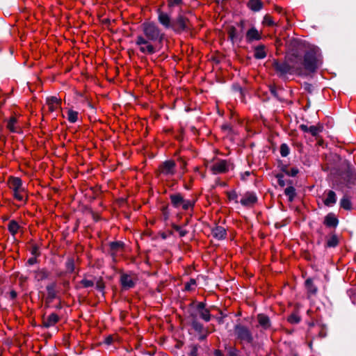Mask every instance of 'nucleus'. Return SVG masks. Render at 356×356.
<instances>
[{
	"label": "nucleus",
	"mask_w": 356,
	"mask_h": 356,
	"mask_svg": "<svg viewBox=\"0 0 356 356\" xmlns=\"http://www.w3.org/2000/svg\"><path fill=\"white\" fill-rule=\"evenodd\" d=\"M273 65L281 75L292 71L300 75H309L312 73V54L305 49L302 44L296 43L287 51L284 62L275 61Z\"/></svg>",
	"instance_id": "obj_1"
},
{
	"label": "nucleus",
	"mask_w": 356,
	"mask_h": 356,
	"mask_svg": "<svg viewBox=\"0 0 356 356\" xmlns=\"http://www.w3.org/2000/svg\"><path fill=\"white\" fill-rule=\"evenodd\" d=\"M143 35H138L135 43L140 51L146 55H152L159 51L164 39V33L154 23L146 22L142 25Z\"/></svg>",
	"instance_id": "obj_2"
},
{
	"label": "nucleus",
	"mask_w": 356,
	"mask_h": 356,
	"mask_svg": "<svg viewBox=\"0 0 356 356\" xmlns=\"http://www.w3.org/2000/svg\"><path fill=\"white\" fill-rule=\"evenodd\" d=\"M353 172L354 169L350 163L347 160L343 159L332 172L335 176L334 182L339 186L343 185L350 188L353 185H355Z\"/></svg>",
	"instance_id": "obj_3"
},
{
	"label": "nucleus",
	"mask_w": 356,
	"mask_h": 356,
	"mask_svg": "<svg viewBox=\"0 0 356 356\" xmlns=\"http://www.w3.org/2000/svg\"><path fill=\"white\" fill-rule=\"evenodd\" d=\"M8 184L9 188L13 191V196L16 200L24 201L26 199V190L20 178L10 177L8 179Z\"/></svg>",
	"instance_id": "obj_4"
},
{
	"label": "nucleus",
	"mask_w": 356,
	"mask_h": 356,
	"mask_svg": "<svg viewBox=\"0 0 356 356\" xmlns=\"http://www.w3.org/2000/svg\"><path fill=\"white\" fill-rule=\"evenodd\" d=\"M341 157L334 153H330L325 155V163L321 165L322 170L324 171L331 170L332 173L335 170V167L339 165L342 161Z\"/></svg>",
	"instance_id": "obj_5"
},
{
	"label": "nucleus",
	"mask_w": 356,
	"mask_h": 356,
	"mask_svg": "<svg viewBox=\"0 0 356 356\" xmlns=\"http://www.w3.org/2000/svg\"><path fill=\"white\" fill-rule=\"evenodd\" d=\"M232 169H233L232 164L226 160H220L215 163L211 168V171L215 175L225 173Z\"/></svg>",
	"instance_id": "obj_6"
},
{
	"label": "nucleus",
	"mask_w": 356,
	"mask_h": 356,
	"mask_svg": "<svg viewBox=\"0 0 356 356\" xmlns=\"http://www.w3.org/2000/svg\"><path fill=\"white\" fill-rule=\"evenodd\" d=\"M176 164L172 160L163 162L159 167L160 174L165 176H172L176 172Z\"/></svg>",
	"instance_id": "obj_7"
},
{
	"label": "nucleus",
	"mask_w": 356,
	"mask_h": 356,
	"mask_svg": "<svg viewBox=\"0 0 356 356\" xmlns=\"http://www.w3.org/2000/svg\"><path fill=\"white\" fill-rule=\"evenodd\" d=\"M235 332L237 337L241 341L247 343H250L252 340L250 331L243 325H236Z\"/></svg>",
	"instance_id": "obj_8"
},
{
	"label": "nucleus",
	"mask_w": 356,
	"mask_h": 356,
	"mask_svg": "<svg viewBox=\"0 0 356 356\" xmlns=\"http://www.w3.org/2000/svg\"><path fill=\"white\" fill-rule=\"evenodd\" d=\"M257 200V197L254 193L247 192L241 197L240 202L244 207H252Z\"/></svg>",
	"instance_id": "obj_9"
},
{
	"label": "nucleus",
	"mask_w": 356,
	"mask_h": 356,
	"mask_svg": "<svg viewBox=\"0 0 356 356\" xmlns=\"http://www.w3.org/2000/svg\"><path fill=\"white\" fill-rule=\"evenodd\" d=\"M200 316L208 322L211 319L210 311L205 308V304L204 302H199L197 307Z\"/></svg>",
	"instance_id": "obj_10"
},
{
	"label": "nucleus",
	"mask_w": 356,
	"mask_h": 356,
	"mask_svg": "<svg viewBox=\"0 0 356 356\" xmlns=\"http://www.w3.org/2000/svg\"><path fill=\"white\" fill-rule=\"evenodd\" d=\"M120 282L122 287L125 289L132 288L135 284L134 277L127 274H124L121 276Z\"/></svg>",
	"instance_id": "obj_11"
},
{
	"label": "nucleus",
	"mask_w": 356,
	"mask_h": 356,
	"mask_svg": "<svg viewBox=\"0 0 356 356\" xmlns=\"http://www.w3.org/2000/svg\"><path fill=\"white\" fill-rule=\"evenodd\" d=\"M47 104L48 106L49 111L54 112L59 108L60 99H58L56 97H47Z\"/></svg>",
	"instance_id": "obj_12"
},
{
	"label": "nucleus",
	"mask_w": 356,
	"mask_h": 356,
	"mask_svg": "<svg viewBox=\"0 0 356 356\" xmlns=\"http://www.w3.org/2000/svg\"><path fill=\"white\" fill-rule=\"evenodd\" d=\"M246 39L248 42L259 40L261 39V33L254 27H252L247 31Z\"/></svg>",
	"instance_id": "obj_13"
},
{
	"label": "nucleus",
	"mask_w": 356,
	"mask_h": 356,
	"mask_svg": "<svg viewBox=\"0 0 356 356\" xmlns=\"http://www.w3.org/2000/svg\"><path fill=\"white\" fill-rule=\"evenodd\" d=\"M211 234L215 238L221 240L225 237L226 230L222 227L216 226L212 229Z\"/></svg>",
	"instance_id": "obj_14"
},
{
	"label": "nucleus",
	"mask_w": 356,
	"mask_h": 356,
	"mask_svg": "<svg viewBox=\"0 0 356 356\" xmlns=\"http://www.w3.org/2000/svg\"><path fill=\"white\" fill-rule=\"evenodd\" d=\"M59 320L57 314L53 313L48 316L44 318L43 324L45 327H49L54 325Z\"/></svg>",
	"instance_id": "obj_15"
},
{
	"label": "nucleus",
	"mask_w": 356,
	"mask_h": 356,
	"mask_svg": "<svg viewBox=\"0 0 356 356\" xmlns=\"http://www.w3.org/2000/svg\"><path fill=\"white\" fill-rule=\"evenodd\" d=\"M159 21L165 28H170L172 26L170 18L169 15L165 13H159Z\"/></svg>",
	"instance_id": "obj_16"
},
{
	"label": "nucleus",
	"mask_w": 356,
	"mask_h": 356,
	"mask_svg": "<svg viewBox=\"0 0 356 356\" xmlns=\"http://www.w3.org/2000/svg\"><path fill=\"white\" fill-rule=\"evenodd\" d=\"M248 6L252 11L258 12L262 8L263 3L261 0H249Z\"/></svg>",
	"instance_id": "obj_17"
},
{
	"label": "nucleus",
	"mask_w": 356,
	"mask_h": 356,
	"mask_svg": "<svg viewBox=\"0 0 356 356\" xmlns=\"http://www.w3.org/2000/svg\"><path fill=\"white\" fill-rule=\"evenodd\" d=\"M257 320H258L259 325L264 329H268L270 327V319L267 316L262 314H258Z\"/></svg>",
	"instance_id": "obj_18"
},
{
	"label": "nucleus",
	"mask_w": 356,
	"mask_h": 356,
	"mask_svg": "<svg viewBox=\"0 0 356 356\" xmlns=\"http://www.w3.org/2000/svg\"><path fill=\"white\" fill-rule=\"evenodd\" d=\"M254 56L257 59H263L266 56V51L264 45H259L254 48Z\"/></svg>",
	"instance_id": "obj_19"
},
{
	"label": "nucleus",
	"mask_w": 356,
	"mask_h": 356,
	"mask_svg": "<svg viewBox=\"0 0 356 356\" xmlns=\"http://www.w3.org/2000/svg\"><path fill=\"white\" fill-rule=\"evenodd\" d=\"M324 223L327 227H335L338 224V220L334 214L330 213L325 217Z\"/></svg>",
	"instance_id": "obj_20"
},
{
	"label": "nucleus",
	"mask_w": 356,
	"mask_h": 356,
	"mask_svg": "<svg viewBox=\"0 0 356 356\" xmlns=\"http://www.w3.org/2000/svg\"><path fill=\"white\" fill-rule=\"evenodd\" d=\"M172 204L175 207H180L182 202L184 200L180 194H175L170 196Z\"/></svg>",
	"instance_id": "obj_21"
},
{
	"label": "nucleus",
	"mask_w": 356,
	"mask_h": 356,
	"mask_svg": "<svg viewBox=\"0 0 356 356\" xmlns=\"http://www.w3.org/2000/svg\"><path fill=\"white\" fill-rule=\"evenodd\" d=\"M339 243V238L335 234H332L327 239L326 242V246L327 248H334Z\"/></svg>",
	"instance_id": "obj_22"
},
{
	"label": "nucleus",
	"mask_w": 356,
	"mask_h": 356,
	"mask_svg": "<svg viewBox=\"0 0 356 356\" xmlns=\"http://www.w3.org/2000/svg\"><path fill=\"white\" fill-rule=\"evenodd\" d=\"M67 118L71 123H74L78 120L79 113L76 111L69 109L67 113Z\"/></svg>",
	"instance_id": "obj_23"
},
{
	"label": "nucleus",
	"mask_w": 356,
	"mask_h": 356,
	"mask_svg": "<svg viewBox=\"0 0 356 356\" xmlns=\"http://www.w3.org/2000/svg\"><path fill=\"white\" fill-rule=\"evenodd\" d=\"M8 228L9 232L11 233V234L13 236H15L17 233V232L19 229V225H18V223L16 221L11 220L8 223Z\"/></svg>",
	"instance_id": "obj_24"
},
{
	"label": "nucleus",
	"mask_w": 356,
	"mask_h": 356,
	"mask_svg": "<svg viewBox=\"0 0 356 356\" xmlns=\"http://www.w3.org/2000/svg\"><path fill=\"white\" fill-rule=\"evenodd\" d=\"M336 202V194L334 191H330L327 194V197L324 200V204L327 206Z\"/></svg>",
	"instance_id": "obj_25"
},
{
	"label": "nucleus",
	"mask_w": 356,
	"mask_h": 356,
	"mask_svg": "<svg viewBox=\"0 0 356 356\" xmlns=\"http://www.w3.org/2000/svg\"><path fill=\"white\" fill-rule=\"evenodd\" d=\"M177 24L181 30L188 28V20L182 16H179L177 18Z\"/></svg>",
	"instance_id": "obj_26"
},
{
	"label": "nucleus",
	"mask_w": 356,
	"mask_h": 356,
	"mask_svg": "<svg viewBox=\"0 0 356 356\" xmlns=\"http://www.w3.org/2000/svg\"><path fill=\"white\" fill-rule=\"evenodd\" d=\"M284 193L289 197V200L291 202L296 195L295 188L293 186H289L285 188Z\"/></svg>",
	"instance_id": "obj_27"
},
{
	"label": "nucleus",
	"mask_w": 356,
	"mask_h": 356,
	"mask_svg": "<svg viewBox=\"0 0 356 356\" xmlns=\"http://www.w3.org/2000/svg\"><path fill=\"white\" fill-rule=\"evenodd\" d=\"M123 248V244L121 242H113L111 243V250L112 254L117 253Z\"/></svg>",
	"instance_id": "obj_28"
},
{
	"label": "nucleus",
	"mask_w": 356,
	"mask_h": 356,
	"mask_svg": "<svg viewBox=\"0 0 356 356\" xmlns=\"http://www.w3.org/2000/svg\"><path fill=\"white\" fill-rule=\"evenodd\" d=\"M228 35L232 42H234L237 40L238 34L235 27L231 26L229 28Z\"/></svg>",
	"instance_id": "obj_29"
},
{
	"label": "nucleus",
	"mask_w": 356,
	"mask_h": 356,
	"mask_svg": "<svg viewBox=\"0 0 356 356\" xmlns=\"http://www.w3.org/2000/svg\"><path fill=\"white\" fill-rule=\"evenodd\" d=\"M227 195L229 201H233L234 203H238V195L235 191H230L227 192Z\"/></svg>",
	"instance_id": "obj_30"
},
{
	"label": "nucleus",
	"mask_w": 356,
	"mask_h": 356,
	"mask_svg": "<svg viewBox=\"0 0 356 356\" xmlns=\"http://www.w3.org/2000/svg\"><path fill=\"white\" fill-rule=\"evenodd\" d=\"M341 207L346 210H350L352 207L350 201L346 196L341 201Z\"/></svg>",
	"instance_id": "obj_31"
},
{
	"label": "nucleus",
	"mask_w": 356,
	"mask_h": 356,
	"mask_svg": "<svg viewBox=\"0 0 356 356\" xmlns=\"http://www.w3.org/2000/svg\"><path fill=\"white\" fill-rule=\"evenodd\" d=\"M16 119L15 118H12L9 120L7 127L12 132H16L17 128L15 127Z\"/></svg>",
	"instance_id": "obj_32"
},
{
	"label": "nucleus",
	"mask_w": 356,
	"mask_h": 356,
	"mask_svg": "<svg viewBox=\"0 0 356 356\" xmlns=\"http://www.w3.org/2000/svg\"><path fill=\"white\" fill-rule=\"evenodd\" d=\"M289 152L290 149L289 146L285 143L282 144L280 146V154L282 155V156H287Z\"/></svg>",
	"instance_id": "obj_33"
},
{
	"label": "nucleus",
	"mask_w": 356,
	"mask_h": 356,
	"mask_svg": "<svg viewBox=\"0 0 356 356\" xmlns=\"http://www.w3.org/2000/svg\"><path fill=\"white\" fill-rule=\"evenodd\" d=\"M48 276L47 273L44 270H40L36 272L35 278L38 280H41L47 278Z\"/></svg>",
	"instance_id": "obj_34"
},
{
	"label": "nucleus",
	"mask_w": 356,
	"mask_h": 356,
	"mask_svg": "<svg viewBox=\"0 0 356 356\" xmlns=\"http://www.w3.org/2000/svg\"><path fill=\"white\" fill-rule=\"evenodd\" d=\"M94 282L88 279H83L80 282V284L85 288H88L94 286Z\"/></svg>",
	"instance_id": "obj_35"
},
{
	"label": "nucleus",
	"mask_w": 356,
	"mask_h": 356,
	"mask_svg": "<svg viewBox=\"0 0 356 356\" xmlns=\"http://www.w3.org/2000/svg\"><path fill=\"white\" fill-rule=\"evenodd\" d=\"M263 24L266 26H271L275 24V22H273L272 17L270 15H266L264 17Z\"/></svg>",
	"instance_id": "obj_36"
},
{
	"label": "nucleus",
	"mask_w": 356,
	"mask_h": 356,
	"mask_svg": "<svg viewBox=\"0 0 356 356\" xmlns=\"http://www.w3.org/2000/svg\"><path fill=\"white\" fill-rule=\"evenodd\" d=\"M193 206V204L192 203V202L188 200H184L181 205V208L184 210H187L190 207H192Z\"/></svg>",
	"instance_id": "obj_37"
},
{
	"label": "nucleus",
	"mask_w": 356,
	"mask_h": 356,
	"mask_svg": "<svg viewBox=\"0 0 356 356\" xmlns=\"http://www.w3.org/2000/svg\"><path fill=\"white\" fill-rule=\"evenodd\" d=\"M323 125L320 123L317 124V126H313V136H318V132L322 131Z\"/></svg>",
	"instance_id": "obj_38"
},
{
	"label": "nucleus",
	"mask_w": 356,
	"mask_h": 356,
	"mask_svg": "<svg viewBox=\"0 0 356 356\" xmlns=\"http://www.w3.org/2000/svg\"><path fill=\"white\" fill-rule=\"evenodd\" d=\"M192 326H193V327L196 331L200 332H202V330H203V325H202L201 323H198V322H197V321H194L192 323Z\"/></svg>",
	"instance_id": "obj_39"
},
{
	"label": "nucleus",
	"mask_w": 356,
	"mask_h": 356,
	"mask_svg": "<svg viewBox=\"0 0 356 356\" xmlns=\"http://www.w3.org/2000/svg\"><path fill=\"white\" fill-rule=\"evenodd\" d=\"M298 172V169L295 168H290L289 170L286 171V173L291 177H295Z\"/></svg>",
	"instance_id": "obj_40"
},
{
	"label": "nucleus",
	"mask_w": 356,
	"mask_h": 356,
	"mask_svg": "<svg viewBox=\"0 0 356 356\" xmlns=\"http://www.w3.org/2000/svg\"><path fill=\"white\" fill-rule=\"evenodd\" d=\"M190 356H197V346H193L189 353Z\"/></svg>",
	"instance_id": "obj_41"
},
{
	"label": "nucleus",
	"mask_w": 356,
	"mask_h": 356,
	"mask_svg": "<svg viewBox=\"0 0 356 356\" xmlns=\"http://www.w3.org/2000/svg\"><path fill=\"white\" fill-rule=\"evenodd\" d=\"M182 0H170L169 2L170 6H175L181 4Z\"/></svg>",
	"instance_id": "obj_42"
},
{
	"label": "nucleus",
	"mask_w": 356,
	"mask_h": 356,
	"mask_svg": "<svg viewBox=\"0 0 356 356\" xmlns=\"http://www.w3.org/2000/svg\"><path fill=\"white\" fill-rule=\"evenodd\" d=\"M315 138V140L316 141V145L321 146L324 143V140L319 137V136H314Z\"/></svg>",
	"instance_id": "obj_43"
},
{
	"label": "nucleus",
	"mask_w": 356,
	"mask_h": 356,
	"mask_svg": "<svg viewBox=\"0 0 356 356\" xmlns=\"http://www.w3.org/2000/svg\"><path fill=\"white\" fill-rule=\"evenodd\" d=\"M300 128L304 132H312V127H308L307 125L301 124Z\"/></svg>",
	"instance_id": "obj_44"
},
{
	"label": "nucleus",
	"mask_w": 356,
	"mask_h": 356,
	"mask_svg": "<svg viewBox=\"0 0 356 356\" xmlns=\"http://www.w3.org/2000/svg\"><path fill=\"white\" fill-rule=\"evenodd\" d=\"M195 280H191L190 282L187 283L186 285V289L188 290L191 289V286L195 285Z\"/></svg>",
	"instance_id": "obj_45"
},
{
	"label": "nucleus",
	"mask_w": 356,
	"mask_h": 356,
	"mask_svg": "<svg viewBox=\"0 0 356 356\" xmlns=\"http://www.w3.org/2000/svg\"><path fill=\"white\" fill-rule=\"evenodd\" d=\"M176 230L179 232V235H180L181 236H185V235H186V232L185 230L182 229H181V227H176Z\"/></svg>",
	"instance_id": "obj_46"
},
{
	"label": "nucleus",
	"mask_w": 356,
	"mask_h": 356,
	"mask_svg": "<svg viewBox=\"0 0 356 356\" xmlns=\"http://www.w3.org/2000/svg\"><path fill=\"white\" fill-rule=\"evenodd\" d=\"M313 72H314L315 69L318 67V60L316 59V58L313 56Z\"/></svg>",
	"instance_id": "obj_47"
},
{
	"label": "nucleus",
	"mask_w": 356,
	"mask_h": 356,
	"mask_svg": "<svg viewBox=\"0 0 356 356\" xmlns=\"http://www.w3.org/2000/svg\"><path fill=\"white\" fill-rule=\"evenodd\" d=\"M96 287L99 291H102L104 288V284L101 281H98L96 284Z\"/></svg>",
	"instance_id": "obj_48"
},
{
	"label": "nucleus",
	"mask_w": 356,
	"mask_h": 356,
	"mask_svg": "<svg viewBox=\"0 0 356 356\" xmlns=\"http://www.w3.org/2000/svg\"><path fill=\"white\" fill-rule=\"evenodd\" d=\"M289 320L291 323H298L299 321V318L296 316H290Z\"/></svg>",
	"instance_id": "obj_49"
},
{
	"label": "nucleus",
	"mask_w": 356,
	"mask_h": 356,
	"mask_svg": "<svg viewBox=\"0 0 356 356\" xmlns=\"http://www.w3.org/2000/svg\"><path fill=\"white\" fill-rule=\"evenodd\" d=\"M35 262H36V259H35V258H30V259L28 260V263H29L30 265H33V264H34Z\"/></svg>",
	"instance_id": "obj_50"
},
{
	"label": "nucleus",
	"mask_w": 356,
	"mask_h": 356,
	"mask_svg": "<svg viewBox=\"0 0 356 356\" xmlns=\"http://www.w3.org/2000/svg\"><path fill=\"white\" fill-rule=\"evenodd\" d=\"M185 167H186V163H183V165H182V167H181V168H182V169H183V171H182V172H181V173L180 178L182 177L183 174H184V168H185Z\"/></svg>",
	"instance_id": "obj_51"
},
{
	"label": "nucleus",
	"mask_w": 356,
	"mask_h": 356,
	"mask_svg": "<svg viewBox=\"0 0 356 356\" xmlns=\"http://www.w3.org/2000/svg\"><path fill=\"white\" fill-rule=\"evenodd\" d=\"M310 283H311V280H310L309 278V279H307V280L305 281V284H306V285H307V286H309Z\"/></svg>",
	"instance_id": "obj_52"
},
{
	"label": "nucleus",
	"mask_w": 356,
	"mask_h": 356,
	"mask_svg": "<svg viewBox=\"0 0 356 356\" xmlns=\"http://www.w3.org/2000/svg\"><path fill=\"white\" fill-rule=\"evenodd\" d=\"M37 248H33V250H32V254H37Z\"/></svg>",
	"instance_id": "obj_53"
},
{
	"label": "nucleus",
	"mask_w": 356,
	"mask_h": 356,
	"mask_svg": "<svg viewBox=\"0 0 356 356\" xmlns=\"http://www.w3.org/2000/svg\"><path fill=\"white\" fill-rule=\"evenodd\" d=\"M215 355H216V356H221L222 355L220 351H219V350H216L215 353Z\"/></svg>",
	"instance_id": "obj_54"
},
{
	"label": "nucleus",
	"mask_w": 356,
	"mask_h": 356,
	"mask_svg": "<svg viewBox=\"0 0 356 356\" xmlns=\"http://www.w3.org/2000/svg\"><path fill=\"white\" fill-rule=\"evenodd\" d=\"M270 91H271V92H272L273 94H274V95H275V96L277 95H276V92H275V89L274 88H272L270 89Z\"/></svg>",
	"instance_id": "obj_55"
},
{
	"label": "nucleus",
	"mask_w": 356,
	"mask_h": 356,
	"mask_svg": "<svg viewBox=\"0 0 356 356\" xmlns=\"http://www.w3.org/2000/svg\"><path fill=\"white\" fill-rule=\"evenodd\" d=\"M11 296H12L13 298H15V297L16 296V293H15V292L12 291V292H11Z\"/></svg>",
	"instance_id": "obj_56"
},
{
	"label": "nucleus",
	"mask_w": 356,
	"mask_h": 356,
	"mask_svg": "<svg viewBox=\"0 0 356 356\" xmlns=\"http://www.w3.org/2000/svg\"><path fill=\"white\" fill-rule=\"evenodd\" d=\"M279 183H280V185H282V186H284V182H283L280 179H279Z\"/></svg>",
	"instance_id": "obj_57"
},
{
	"label": "nucleus",
	"mask_w": 356,
	"mask_h": 356,
	"mask_svg": "<svg viewBox=\"0 0 356 356\" xmlns=\"http://www.w3.org/2000/svg\"><path fill=\"white\" fill-rule=\"evenodd\" d=\"M315 50H316V48L313 47V49H312V51H313V54H315Z\"/></svg>",
	"instance_id": "obj_58"
},
{
	"label": "nucleus",
	"mask_w": 356,
	"mask_h": 356,
	"mask_svg": "<svg viewBox=\"0 0 356 356\" xmlns=\"http://www.w3.org/2000/svg\"><path fill=\"white\" fill-rule=\"evenodd\" d=\"M316 292V289L313 288V291H312V293L313 294Z\"/></svg>",
	"instance_id": "obj_59"
},
{
	"label": "nucleus",
	"mask_w": 356,
	"mask_h": 356,
	"mask_svg": "<svg viewBox=\"0 0 356 356\" xmlns=\"http://www.w3.org/2000/svg\"><path fill=\"white\" fill-rule=\"evenodd\" d=\"M68 265H72V261H68Z\"/></svg>",
	"instance_id": "obj_60"
},
{
	"label": "nucleus",
	"mask_w": 356,
	"mask_h": 356,
	"mask_svg": "<svg viewBox=\"0 0 356 356\" xmlns=\"http://www.w3.org/2000/svg\"><path fill=\"white\" fill-rule=\"evenodd\" d=\"M308 345H309V346H312V343L309 342V343H308Z\"/></svg>",
	"instance_id": "obj_61"
},
{
	"label": "nucleus",
	"mask_w": 356,
	"mask_h": 356,
	"mask_svg": "<svg viewBox=\"0 0 356 356\" xmlns=\"http://www.w3.org/2000/svg\"><path fill=\"white\" fill-rule=\"evenodd\" d=\"M69 267L72 268V265H69Z\"/></svg>",
	"instance_id": "obj_62"
}]
</instances>
